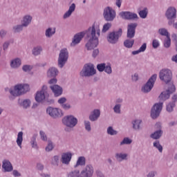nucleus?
I'll return each instance as SVG.
<instances>
[{"instance_id": "1", "label": "nucleus", "mask_w": 177, "mask_h": 177, "mask_svg": "<svg viewBox=\"0 0 177 177\" xmlns=\"http://www.w3.org/2000/svg\"><path fill=\"white\" fill-rule=\"evenodd\" d=\"M88 39V42L86 44V48L87 50H92L95 49L99 45V37H100V29L96 25L93 24L92 26L89 27L85 32H80L74 35L72 42L71 44V46H75L78 45L85 37Z\"/></svg>"}, {"instance_id": "2", "label": "nucleus", "mask_w": 177, "mask_h": 177, "mask_svg": "<svg viewBox=\"0 0 177 177\" xmlns=\"http://www.w3.org/2000/svg\"><path fill=\"white\" fill-rule=\"evenodd\" d=\"M9 92L12 96L17 97V96H21L22 95H26L27 92H30V85L27 84H17L14 86L13 88H10Z\"/></svg>"}, {"instance_id": "3", "label": "nucleus", "mask_w": 177, "mask_h": 177, "mask_svg": "<svg viewBox=\"0 0 177 177\" xmlns=\"http://www.w3.org/2000/svg\"><path fill=\"white\" fill-rule=\"evenodd\" d=\"M62 124L66 127L65 128L66 132H71L77 127L78 119L73 115H68L62 118Z\"/></svg>"}, {"instance_id": "4", "label": "nucleus", "mask_w": 177, "mask_h": 177, "mask_svg": "<svg viewBox=\"0 0 177 177\" xmlns=\"http://www.w3.org/2000/svg\"><path fill=\"white\" fill-rule=\"evenodd\" d=\"M159 78L160 81H162L166 85H170L172 82V71L168 68H163L159 72Z\"/></svg>"}, {"instance_id": "5", "label": "nucleus", "mask_w": 177, "mask_h": 177, "mask_svg": "<svg viewBox=\"0 0 177 177\" xmlns=\"http://www.w3.org/2000/svg\"><path fill=\"white\" fill-rule=\"evenodd\" d=\"M121 35H122V29L119 28L118 30L113 31L107 35V41L109 44H111V45H115L118 44Z\"/></svg>"}, {"instance_id": "6", "label": "nucleus", "mask_w": 177, "mask_h": 177, "mask_svg": "<svg viewBox=\"0 0 177 177\" xmlns=\"http://www.w3.org/2000/svg\"><path fill=\"white\" fill-rule=\"evenodd\" d=\"M95 74H96V69H95V66L92 64H86L80 71L81 77H93Z\"/></svg>"}, {"instance_id": "7", "label": "nucleus", "mask_w": 177, "mask_h": 177, "mask_svg": "<svg viewBox=\"0 0 177 177\" xmlns=\"http://www.w3.org/2000/svg\"><path fill=\"white\" fill-rule=\"evenodd\" d=\"M49 97V93H48V86L44 85L41 89L37 92L35 95V100L37 103H44Z\"/></svg>"}, {"instance_id": "8", "label": "nucleus", "mask_w": 177, "mask_h": 177, "mask_svg": "<svg viewBox=\"0 0 177 177\" xmlns=\"http://www.w3.org/2000/svg\"><path fill=\"white\" fill-rule=\"evenodd\" d=\"M157 80V74H153L147 82V83L142 87L141 91L143 93H149L151 89L154 88V84Z\"/></svg>"}, {"instance_id": "9", "label": "nucleus", "mask_w": 177, "mask_h": 177, "mask_svg": "<svg viewBox=\"0 0 177 177\" xmlns=\"http://www.w3.org/2000/svg\"><path fill=\"white\" fill-rule=\"evenodd\" d=\"M103 16L105 21H114V19H115L117 13L115 12V10L108 6L104 9Z\"/></svg>"}, {"instance_id": "10", "label": "nucleus", "mask_w": 177, "mask_h": 177, "mask_svg": "<svg viewBox=\"0 0 177 177\" xmlns=\"http://www.w3.org/2000/svg\"><path fill=\"white\" fill-rule=\"evenodd\" d=\"M67 60H68V51L66 48L61 50L57 60L58 67L63 68L66 66Z\"/></svg>"}, {"instance_id": "11", "label": "nucleus", "mask_w": 177, "mask_h": 177, "mask_svg": "<svg viewBox=\"0 0 177 177\" xmlns=\"http://www.w3.org/2000/svg\"><path fill=\"white\" fill-rule=\"evenodd\" d=\"M95 174V168L92 164L86 165L80 171L81 177H93Z\"/></svg>"}, {"instance_id": "12", "label": "nucleus", "mask_w": 177, "mask_h": 177, "mask_svg": "<svg viewBox=\"0 0 177 177\" xmlns=\"http://www.w3.org/2000/svg\"><path fill=\"white\" fill-rule=\"evenodd\" d=\"M176 88H175V85H174V83H171L168 86V89L165 91L162 92V93L159 95V99L162 102H165V100H167V99H169V95L171 93H174Z\"/></svg>"}, {"instance_id": "13", "label": "nucleus", "mask_w": 177, "mask_h": 177, "mask_svg": "<svg viewBox=\"0 0 177 177\" xmlns=\"http://www.w3.org/2000/svg\"><path fill=\"white\" fill-rule=\"evenodd\" d=\"M161 110H162V102H159L155 104L151 110V117L153 120H156L160 117L161 113Z\"/></svg>"}, {"instance_id": "14", "label": "nucleus", "mask_w": 177, "mask_h": 177, "mask_svg": "<svg viewBox=\"0 0 177 177\" xmlns=\"http://www.w3.org/2000/svg\"><path fill=\"white\" fill-rule=\"evenodd\" d=\"M46 113L48 114V115H50V117H52V118H59L63 116L62 109L59 108H53L50 106L47 108Z\"/></svg>"}, {"instance_id": "15", "label": "nucleus", "mask_w": 177, "mask_h": 177, "mask_svg": "<svg viewBox=\"0 0 177 177\" xmlns=\"http://www.w3.org/2000/svg\"><path fill=\"white\" fill-rule=\"evenodd\" d=\"M72 158L73 153L71 152H64L61 155L60 162L63 165H70Z\"/></svg>"}, {"instance_id": "16", "label": "nucleus", "mask_w": 177, "mask_h": 177, "mask_svg": "<svg viewBox=\"0 0 177 177\" xmlns=\"http://www.w3.org/2000/svg\"><path fill=\"white\" fill-rule=\"evenodd\" d=\"M137 27L138 24L136 23H131L127 26V38L132 39L135 37V32Z\"/></svg>"}, {"instance_id": "17", "label": "nucleus", "mask_w": 177, "mask_h": 177, "mask_svg": "<svg viewBox=\"0 0 177 177\" xmlns=\"http://www.w3.org/2000/svg\"><path fill=\"white\" fill-rule=\"evenodd\" d=\"M143 121L141 119H135L131 121L132 129L133 131H142L143 127L142 124Z\"/></svg>"}, {"instance_id": "18", "label": "nucleus", "mask_w": 177, "mask_h": 177, "mask_svg": "<svg viewBox=\"0 0 177 177\" xmlns=\"http://www.w3.org/2000/svg\"><path fill=\"white\" fill-rule=\"evenodd\" d=\"M50 88L55 97H59V96L63 95V88L57 84L50 86Z\"/></svg>"}, {"instance_id": "19", "label": "nucleus", "mask_w": 177, "mask_h": 177, "mask_svg": "<svg viewBox=\"0 0 177 177\" xmlns=\"http://www.w3.org/2000/svg\"><path fill=\"white\" fill-rule=\"evenodd\" d=\"M115 158L118 162H122V161H128V153L125 152H116L115 153Z\"/></svg>"}, {"instance_id": "20", "label": "nucleus", "mask_w": 177, "mask_h": 177, "mask_svg": "<svg viewBox=\"0 0 177 177\" xmlns=\"http://www.w3.org/2000/svg\"><path fill=\"white\" fill-rule=\"evenodd\" d=\"M2 168L3 172H12L13 171V166L9 160H3L2 161Z\"/></svg>"}, {"instance_id": "21", "label": "nucleus", "mask_w": 177, "mask_h": 177, "mask_svg": "<svg viewBox=\"0 0 177 177\" xmlns=\"http://www.w3.org/2000/svg\"><path fill=\"white\" fill-rule=\"evenodd\" d=\"M46 75L48 78H56L59 75V70L57 68L50 67L48 69Z\"/></svg>"}, {"instance_id": "22", "label": "nucleus", "mask_w": 177, "mask_h": 177, "mask_svg": "<svg viewBox=\"0 0 177 177\" xmlns=\"http://www.w3.org/2000/svg\"><path fill=\"white\" fill-rule=\"evenodd\" d=\"M100 118V109H94L90 114L88 117V120L92 122H95V121H97Z\"/></svg>"}, {"instance_id": "23", "label": "nucleus", "mask_w": 177, "mask_h": 177, "mask_svg": "<svg viewBox=\"0 0 177 177\" xmlns=\"http://www.w3.org/2000/svg\"><path fill=\"white\" fill-rule=\"evenodd\" d=\"M18 104L20 107H22L24 110H27L31 107V100L30 99H24V100H19Z\"/></svg>"}, {"instance_id": "24", "label": "nucleus", "mask_w": 177, "mask_h": 177, "mask_svg": "<svg viewBox=\"0 0 177 177\" xmlns=\"http://www.w3.org/2000/svg\"><path fill=\"white\" fill-rule=\"evenodd\" d=\"M167 19H175L176 17V8L175 7H169L165 13Z\"/></svg>"}, {"instance_id": "25", "label": "nucleus", "mask_w": 177, "mask_h": 177, "mask_svg": "<svg viewBox=\"0 0 177 177\" xmlns=\"http://www.w3.org/2000/svg\"><path fill=\"white\" fill-rule=\"evenodd\" d=\"M10 66L11 68H14L15 70H17L21 66V59L17 57L12 59L10 62Z\"/></svg>"}, {"instance_id": "26", "label": "nucleus", "mask_w": 177, "mask_h": 177, "mask_svg": "<svg viewBox=\"0 0 177 177\" xmlns=\"http://www.w3.org/2000/svg\"><path fill=\"white\" fill-rule=\"evenodd\" d=\"M32 21V16L28 14L23 17L21 20V24L24 27H28L31 24Z\"/></svg>"}, {"instance_id": "27", "label": "nucleus", "mask_w": 177, "mask_h": 177, "mask_svg": "<svg viewBox=\"0 0 177 177\" xmlns=\"http://www.w3.org/2000/svg\"><path fill=\"white\" fill-rule=\"evenodd\" d=\"M37 136L38 134H33L32 136L30 138V146L32 149H34L35 150H38V149H39V147H38V142H37Z\"/></svg>"}, {"instance_id": "28", "label": "nucleus", "mask_w": 177, "mask_h": 177, "mask_svg": "<svg viewBox=\"0 0 177 177\" xmlns=\"http://www.w3.org/2000/svg\"><path fill=\"white\" fill-rule=\"evenodd\" d=\"M75 11V3H72L68 10V11L64 15L63 19H68L73 12Z\"/></svg>"}, {"instance_id": "29", "label": "nucleus", "mask_w": 177, "mask_h": 177, "mask_svg": "<svg viewBox=\"0 0 177 177\" xmlns=\"http://www.w3.org/2000/svg\"><path fill=\"white\" fill-rule=\"evenodd\" d=\"M86 164V159L84 156H80L77 158V160L76 162V164L74 165V168H78L80 165L81 167H83V165H85Z\"/></svg>"}, {"instance_id": "30", "label": "nucleus", "mask_w": 177, "mask_h": 177, "mask_svg": "<svg viewBox=\"0 0 177 177\" xmlns=\"http://www.w3.org/2000/svg\"><path fill=\"white\" fill-rule=\"evenodd\" d=\"M162 133L163 131L161 129L157 130L150 135V138L151 139H154L155 140H158V139H160V138L162 136Z\"/></svg>"}, {"instance_id": "31", "label": "nucleus", "mask_w": 177, "mask_h": 177, "mask_svg": "<svg viewBox=\"0 0 177 177\" xmlns=\"http://www.w3.org/2000/svg\"><path fill=\"white\" fill-rule=\"evenodd\" d=\"M42 50H43L42 46H36L33 47L32 50V55H33V56H39V55L42 53Z\"/></svg>"}, {"instance_id": "32", "label": "nucleus", "mask_w": 177, "mask_h": 177, "mask_svg": "<svg viewBox=\"0 0 177 177\" xmlns=\"http://www.w3.org/2000/svg\"><path fill=\"white\" fill-rule=\"evenodd\" d=\"M51 165H53V167H59V164L60 162V156L59 155H55L51 158Z\"/></svg>"}, {"instance_id": "33", "label": "nucleus", "mask_w": 177, "mask_h": 177, "mask_svg": "<svg viewBox=\"0 0 177 177\" xmlns=\"http://www.w3.org/2000/svg\"><path fill=\"white\" fill-rule=\"evenodd\" d=\"M23 135L24 133L23 131H19L17 134V146L19 147V149H21V145L23 144Z\"/></svg>"}, {"instance_id": "34", "label": "nucleus", "mask_w": 177, "mask_h": 177, "mask_svg": "<svg viewBox=\"0 0 177 177\" xmlns=\"http://www.w3.org/2000/svg\"><path fill=\"white\" fill-rule=\"evenodd\" d=\"M66 177H81V173L79 169H75L70 171Z\"/></svg>"}, {"instance_id": "35", "label": "nucleus", "mask_w": 177, "mask_h": 177, "mask_svg": "<svg viewBox=\"0 0 177 177\" xmlns=\"http://www.w3.org/2000/svg\"><path fill=\"white\" fill-rule=\"evenodd\" d=\"M24 26L21 24L15 25L12 27V31L15 34H19V32H21L23 31V28Z\"/></svg>"}, {"instance_id": "36", "label": "nucleus", "mask_w": 177, "mask_h": 177, "mask_svg": "<svg viewBox=\"0 0 177 177\" xmlns=\"http://www.w3.org/2000/svg\"><path fill=\"white\" fill-rule=\"evenodd\" d=\"M56 32L55 28H48L45 32V35L47 38H50L53 35H55Z\"/></svg>"}, {"instance_id": "37", "label": "nucleus", "mask_w": 177, "mask_h": 177, "mask_svg": "<svg viewBox=\"0 0 177 177\" xmlns=\"http://www.w3.org/2000/svg\"><path fill=\"white\" fill-rule=\"evenodd\" d=\"M133 44H135L134 39H127L124 41V45L125 48H128L129 49H130L133 46Z\"/></svg>"}, {"instance_id": "38", "label": "nucleus", "mask_w": 177, "mask_h": 177, "mask_svg": "<svg viewBox=\"0 0 177 177\" xmlns=\"http://www.w3.org/2000/svg\"><path fill=\"white\" fill-rule=\"evenodd\" d=\"M53 149H55V145L53 144V142H52V140H49L48 141V145L45 148V150L47 153H49L50 151H52V150H53Z\"/></svg>"}, {"instance_id": "39", "label": "nucleus", "mask_w": 177, "mask_h": 177, "mask_svg": "<svg viewBox=\"0 0 177 177\" xmlns=\"http://www.w3.org/2000/svg\"><path fill=\"white\" fill-rule=\"evenodd\" d=\"M106 133L111 136H115V135H118V131H117V130H114V128L111 126L107 128Z\"/></svg>"}, {"instance_id": "40", "label": "nucleus", "mask_w": 177, "mask_h": 177, "mask_svg": "<svg viewBox=\"0 0 177 177\" xmlns=\"http://www.w3.org/2000/svg\"><path fill=\"white\" fill-rule=\"evenodd\" d=\"M158 32L160 35H162L163 37H169V32H168V30L165 28H161L158 30Z\"/></svg>"}, {"instance_id": "41", "label": "nucleus", "mask_w": 177, "mask_h": 177, "mask_svg": "<svg viewBox=\"0 0 177 177\" xmlns=\"http://www.w3.org/2000/svg\"><path fill=\"white\" fill-rule=\"evenodd\" d=\"M132 143V139L125 137L123 140L120 142V146H124L125 145H131Z\"/></svg>"}, {"instance_id": "42", "label": "nucleus", "mask_w": 177, "mask_h": 177, "mask_svg": "<svg viewBox=\"0 0 177 177\" xmlns=\"http://www.w3.org/2000/svg\"><path fill=\"white\" fill-rule=\"evenodd\" d=\"M149 13V10H147V8H144L142 10H140L138 12V15L141 19H146L147 17V15Z\"/></svg>"}, {"instance_id": "43", "label": "nucleus", "mask_w": 177, "mask_h": 177, "mask_svg": "<svg viewBox=\"0 0 177 177\" xmlns=\"http://www.w3.org/2000/svg\"><path fill=\"white\" fill-rule=\"evenodd\" d=\"M153 147L157 149L160 153H162V145L160 144L159 140H156L153 143Z\"/></svg>"}, {"instance_id": "44", "label": "nucleus", "mask_w": 177, "mask_h": 177, "mask_svg": "<svg viewBox=\"0 0 177 177\" xmlns=\"http://www.w3.org/2000/svg\"><path fill=\"white\" fill-rule=\"evenodd\" d=\"M163 46L168 49L171 46V37L169 36L164 39Z\"/></svg>"}, {"instance_id": "45", "label": "nucleus", "mask_w": 177, "mask_h": 177, "mask_svg": "<svg viewBox=\"0 0 177 177\" xmlns=\"http://www.w3.org/2000/svg\"><path fill=\"white\" fill-rule=\"evenodd\" d=\"M121 104H115L113 106V112L115 114H121Z\"/></svg>"}, {"instance_id": "46", "label": "nucleus", "mask_w": 177, "mask_h": 177, "mask_svg": "<svg viewBox=\"0 0 177 177\" xmlns=\"http://www.w3.org/2000/svg\"><path fill=\"white\" fill-rule=\"evenodd\" d=\"M104 71L109 75H110V74H113V68H111V64H106Z\"/></svg>"}, {"instance_id": "47", "label": "nucleus", "mask_w": 177, "mask_h": 177, "mask_svg": "<svg viewBox=\"0 0 177 177\" xmlns=\"http://www.w3.org/2000/svg\"><path fill=\"white\" fill-rule=\"evenodd\" d=\"M84 125L87 132H91L92 131V127H91V122L89 120H84Z\"/></svg>"}, {"instance_id": "48", "label": "nucleus", "mask_w": 177, "mask_h": 177, "mask_svg": "<svg viewBox=\"0 0 177 177\" xmlns=\"http://www.w3.org/2000/svg\"><path fill=\"white\" fill-rule=\"evenodd\" d=\"M174 107L175 102H169L166 106V110L168 111V113H172V111H174Z\"/></svg>"}, {"instance_id": "49", "label": "nucleus", "mask_w": 177, "mask_h": 177, "mask_svg": "<svg viewBox=\"0 0 177 177\" xmlns=\"http://www.w3.org/2000/svg\"><path fill=\"white\" fill-rule=\"evenodd\" d=\"M111 23L107 22L106 24H104L102 30V32H107L111 28Z\"/></svg>"}, {"instance_id": "50", "label": "nucleus", "mask_w": 177, "mask_h": 177, "mask_svg": "<svg viewBox=\"0 0 177 177\" xmlns=\"http://www.w3.org/2000/svg\"><path fill=\"white\" fill-rule=\"evenodd\" d=\"M119 16L124 19V20H128L129 16V11H122L119 13Z\"/></svg>"}, {"instance_id": "51", "label": "nucleus", "mask_w": 177, "mask_h": 177, "mask_svg": "<svg viewBox=\"0 0 177 177\" xmlns=\"http://www.w3.org/2000/svg\"><path fill=\"white\" fill-rule=\"evenodd\" d=\"M135 19H139V17H138V14L129 11L128 20H135Z\"/></svg>"}, {"instance_id": "52", "label": "nucleus", "mask_w": 177, "mask_h": 177, "mask_svg": "<svg viewBox=\"0 0 177 177\" xmlns=\"http://www.w3.org/2000/svg\"><path fill=\"white\" fill-rule=\"evenodd\" d=\"M105 67H106V64L104 63L98 64L97 65V70H98L100 73H103V71H104Z\"/></svg>"}, {"instance_id": "53", "label": "nucleus", "mask_w": 177, "mask_h": 177, "mask_svg": "<svg viewBox=\"0 0 177 177\" xmlns=\"http://www.w3.org/2000/svg\"><path fill=\"white\" fill-rule=\"evenodd\" d=\"M23 71L25 73H30V71L32 70V66L31 65H24L22 67Z\"/></svg>"}, {"instance_id": "54", "label": "nucleus", "mask_w": 177, "mask_h": 177, "mask_svg": "<svg viewBox=\"0 0 177 177\" xmlns=\"http://www.w3.org/2000/svg\"><path fill=\"white\" fill-rule=\"evenodd\" d=\"M40 139L43 140V142H48V136H46V133L43 131H39Z\"/></svg>"}, {"instance_id": "55", "label": "nucleus", "mask_w": 177, "mask_h": 177, "mask_svg": "<svg viewBox=\"0 0 177 177\" xmlns=\"http://www.w3.org/2000/svg\"><path fill=\"white\" fill-rule=\"evenodd\" d=\"M8 35V31L5 29H1L0 30V38H1V39H3V38H5V37H6V35Z\"/></svg>"}, {"instance_id": "56", "label": "nucleus", "mask_w": 177, "mask_h": 177, "mask_svg": "<svg viewBox=\"0 0 177 177\" xmlns=\"http://www.w3.org/2000/svg\"><path fill=\"white\" fill-rule=\"evenodd\" d=\"M66 102H67V98H66V97H60V98L57 100V103H58L59 104H61V106H63V104H65Z\"/></svg>"}, {"instance_id": "57", "label": "nucleus", "mask_w": 177, "mask_h": 177, "mask_svg": "<svg viewBox=\"0 0 177 177\" xmlns=\"http://www.w3.org/2000/svg\"><path fill=\"white\" fill-rule=\"evenodd\" d=\"M131 80L133 82H136L137 81L139 80V74L138 73H134L131 76Z\"/></svg>"}, {"instance_id": "58", "label": "nucleus", "mask_w": 177, "mask_h": 177, "mask_svg": "<svg viewBox=\"0 0 177 177\" xmlns=\"http://www.w3.org/2000/svg\"><path fill=\"white\" fill-rule=\"evenodd\" d=\"M152 46L154 49H157V48L160 46V42H158V40L153 39L152 42Z\"/></svg>"}, {"instance_id": "59", "label": "nucleus", "mask_w": 177, "mask_h": 177, "mask_svg": "<svg viewBox=\"0 0 177 177\" xmlns=\"http://www.w3.org/2000/svg\"><path fill=\"white\" fill-rule=\"evenodd\" d=\"M61 107L64 110H70V109H71V104H70L68 103H65V104L61 105Z\"/></svg>"}, {"instance_id": "60", "label": "nucleus", "mask_w": 177, "mask_h": 177, "mask_svg": "<svg viewBox=\"0 0 177 177\" xmlns=\"http://www.w3.org/2000/svg\"><path fill=\"white\" fill-rule=\"evenodd\" d=\"M48 84L49 85H57V84H57V79H56V77H53L52 79H50L49 81H48Z\"/></svg>"}, {"instance_id": "61", "label": "nucleus", "mask_w": 177, "mask_h": 177, "mask_svg": "<svg viewBox=\"0 0 177 177\" xmlns=\"http://www.w3.org/2000/svg\"><path fill=\"white\" fill-rule=\"evenodd\" d=\"M10 45V41H6L3 44V50H8V48H9V46Z\"/></svg>"}, {"instance_id": "62", "label": "nucleus", "mask_w": 177, "mask_h": 177, "mask_svg": "<svg viewBox=\"0 0 177 177\" xmlns=\"http://www.w3.org/2000/svg\"><path fill=\"white\" fill-rule=\"evenodd\" d=\"M147 48V44L146 43L142 44V45L140 47V48L138 49V50H140V53H142V52H145V50H146Z\"/></svg>"}, {"instance_id": "63", "label": "nucleus", "mask_w": 177, "mask_h": 177, "mask_svg": "<svg viewBox=\"0 0 177 177\" xmlns=\"http://www.w3.org/2000/svg\"><path fill=\"white\" fill-rule=\"evenodd\" d=\"M157 175L156 171H151L147 176V177H154Z\"/></svg>"}, {"instance_id": "64", "label": "nucleus", "mask_w": 177, "mask_h": 177, "mask_svg": "<svg viewBox=\"0 0 177 177\" xmlns=\"http://www.w3.org/2000/svg\"><path fill=\"white\" fill-rule=\"evenodd\" d=\"M171 38H172L173 41L174 42V44L177 42V34L176 33H173L171 35Z\"/></svg>"}]
</instances>
